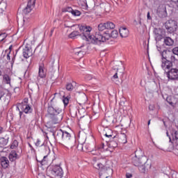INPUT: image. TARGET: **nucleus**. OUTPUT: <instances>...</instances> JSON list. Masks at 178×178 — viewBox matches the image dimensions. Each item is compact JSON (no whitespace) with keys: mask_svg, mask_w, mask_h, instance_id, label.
<instances>
[{"mask_svg":"<svg viewBox=\"0 0 178 178\" xmlns=\"http://www.w3.org/2000/svg\"><path fill=\"white\" fill-rule=\"evenodd\" d=\"M83 35L82 36V38L83 40L90 41V42H92V44H101V42H105V41H108V40H109L111 38H118V36L119 35V33L116 30L112 31L111 33H109L108 31L104 32V34H102L101 32H96L95 35H90L91 30H92L91 27L81 28V31H83Z\"/></svg>","mask_w":178,"mask_h":178,"instance_id":"nucleus-1","label":"nucleus"},{"mask_svg":"<svg viewBox=\"0 0 178 178\" xmlns=\"http://www.w3.org/2000/svg\"><path fill=\"white\" fill-rule=\"evenodd\" d=\"M60 113H62L60 108L54 107V106H49L47 108V115L50 120L47 123V127L49 129L55 127V124H58L63 118Z\"/></svg>","mask_w":178,"mask_h":178,"instance_id":"nucleus-2","label":"nucleus"},{"mask_svg":"<svg viewBox=\"0 0 178 178\" xmlns=\"http://www.w3.org/2000/svg\"><path fill=\"white\" fill-rule=\"evenodd\" d=\"M161 69L164 71V74L166 73V72L170 70L172 67H173V63L176 62V57L171 54L170 56V60H169V54L168 53V51L163 50L161 53Z\"/></svg>","mask_w":178,"mask_h":178,"instance_id":"nucleus-3","label":"nucleus"},{"mask_svg":"<svg viewBox=\"0 0 178 178\" xmlns=\"http://www.w3.org/2000/svg\"><path fill=\"white\" fill-rule=\"evenodd\" d=\"M104 151V144L100 146H95V149L92 148V145L90 143H83V152H90L92 155L99 156L101 155V152Z\"/></svg>","mask_w":178,"mask_h":178,"instance_id":"nucleus-4","label":"nucleus"},{"mask_svg":"<svg viewBox=\"0 0 178 178\" xmlns=\"http://www.w3.org/2000/svg\"><path fill=\"white\" fill-rule=\"evenodd\" d=\"M49 174L51 177L53 178H63V170L58 165L51 167L49 170Z\"/></svg>","mask_w":178,"mask_h":178,"instance_id":"nucleus-5","label":"nucleus"},{"mask_svg":"<svg viewBox=\"0 0 178 178\" xmlns=\"http://www.w3.org/2000/svg\"><path fill=\"white\" fill-rule=\"evenodd\" d=\"M63 143L70 148L74 147V139L72 138V135L67 131H64L62 139Z\"/></svg>","mask_w":178,"mask_h":178,"instance_id":"nucleus-6","label":"nucleus"},{"mask_svg":"<svg viewBox=\"0 0 178 178\" xmlns=\"http://www.w3.org/2000/svg\"><path fill=\"white\" fill-rule=\"evenodd\" d=\"M168 77V81H176L178 80V69L171 68L164 73Z\"/></svg>","mask_w":178,"mask_h":178,"instance_id":"nucleus-7","label":"nucleus"},{"mask_svg":"<svg viewBox=\"0 0 178 178\" xmlns=\"http://www.w3.org/2000/svg\"><path fill=\"white\" fill-rule=\"evenodd\" d=\"M165 27L170 34L175 33V31H177V22L170 20L168 22L165 23Z\"/></svg>","mask_w":178,"mask_h":178,"instance_id":"nucleus-8","label":"nucleus"},{"mask_svg":"<svg viewBox=\"0 0 178 178\" xmlns=\"http://www.w3.org/2000/svg\"><path fill=\"white\" fill-rule=\"evenodd\" d=\"M20 156H22V149H19L17 152L12 150L8 156V158L10 162H15L16 159H20Z\"/></svg>","mask_w":178,"mask_h":178,"instance_id":"nucleus-9","label":"nucleus"},{"mask_svg":"<svg viewBox=\"0 0 178 178\" xmlns=\"http://www.w3.org/2000/svg\"><path fill=\"white\" fill-rule=\"evenodd\" d=\"M102 134H103L106 138H108V140H115V138H116V136L113 134V131L108 127L104 129Z\"/></svg>","mask_w":178,"mask_h":178,"instance_id":"nucleus-10","label":"nucleus"},{"mask_svg":"<svg viewBox=\"0 0 178 178\" xmlns=\"http://www.w3.org/2000/svg\"><path fill=\"white\" fill-rule=\"evenodd\" d=\"M146 161H148V159L147 157H142L141 159H138L137 157H132L131 162L132 165L134 166H140V165H143V162H146Z\"/></svg>","mask_w":178,"mask_h":178,"instance_id":"nucleus-11","label":"nucleus"},{"mask_svg":"<svg viewBox=\"0 0 178 178\" xmlns=\"http://www.w3.org/2000/svg\"><path fill=\"white\" fill-rule=\"evenodd\" d=\"M35 5V0H29L26 7L23 10V13H25V15L30 13V12H31L34 8Z\"/></svg>","mask_w":178,"mask_h":178,"instance_id":"nucleus-12","label":"nucleus"},{"mask_svg":"<svg viewBox=\"0 0 178 178\" xmlns=\"http://www.w3.org/2000/svg\"><path fill=\"white\" fill-rule=\"evenodd\" d=\"M83 27H86V29H88L90 26H81L79 28V30L81 33H82V34L80 35V33H79V31H73L69 35L70 38H76V37H77L78 35H80L82 40H84L85 41H88L90 42V40H87L83 38V36L84 35V31L83 30L81 31V28Z\"/></svg>","mask_w":178,"mask_h":178,"instance_id":"nucleus-13","label":"nucleus"},{"mask_svg":"<svg viewBox=\"0 0 178 178\" xmlns=\"http://www.w3.org/2000/svg\"><path fill=\"white\" fill-rule=\"evenodd\" d=\"M19 108L24 113H31L33 112V108H31V106L27 104V102H23L21 104H19Z\"/></svg>","mask_w":178,"mask_h":178,"instance_id":"nucleus-14","label":"nucleus"},{"mask_svg":"<svg viewBox=\"0 0 178 178\" xmlns=\"http://www.w3.org/2000/svg\"><path fill=\"white\" fill-rule=\"evenodd\" d=\"M138 168L140 173H145L148 169H151V163H148V161H146L138 166Z\"/></svg>","mask_w":178,"mask_h":178,"instance_id":"nucleus-15","label":"nucleus"},{"mask_svg":"<svg viewBox=\"0 0 178 178\" xmlns=\"http://www.w3.org/2000/svg\"><path fill=\"white\" fill-rule=\"evenodd\" d=\"M22 54L24 58L28 59V58H30V56H33V50L29 47H25V48L23 49Z\"/></svg>","mask_w":178,"mask_h":178,"instance_id":"nucleus-16","label":"nucleus"},{"mask_svg":"<svg viewBox=\"0 0 178 178\" xmlns=\"http://www.w3.org/2000/svg\"><path fill=\"white\" fill-rule=\"evenodd\" d=\"M47 76V72H45V67L43 63L39 65V71H38V76L40 79H44Z\"/></svg>","mask_w":178,"mask_h":178,"instance_id":"nucleus-17","label":"nucleus"},{"mask_svg":"<svg viewBox=\"0 0 178 178\" xmlns=\"http://www.w3.org/2000/svg\"><path fill=\"white\" fill-rule=\"evenodd\" d=\"M9 97V90L7 89H0V99H3L4 102Z\"/></svg>","mask_w":178,"mask_h":178,"instance_id":"nucleus-18","label":"nucleus"},{"mask_svg":"<svg viewBox=\"0 0 178 178\" xmlns=\"http://www.w3.org/2000/svg\"><path fill=\"white\" fill-rule=\"evenodd\" d=\"M154 34L155 35L156 40H158V41H160V40H162V29L161 28H155L154 30Z\"/></svg>","mask_w":178,"mask_h":178,"instance_id":"nucleus-19","label":"nucleus"},{"mask_svg":"<svg viewBox=\"0 0 178 178\" xmlns=\"http://www.w3.org/2000/svg\"><path fill=\"white\" fill-rule=\"evenodd\" d=\"M64 132L65 131H63L62 129L53 132V136L55 140H63Z\"/></svg>","mask_w":178,"mask_h":178,"instance_id":"nucleus-20","label":"nucleus"},{"mask_svg":"<svg viewBox=\"0 0 178 178\" xmlns=\"http://www.w3.org/2000/svg\"><path fill=\"white\" fill-rule=\"evenodd\" d=\"M120 35L122 38L129 37V29L124 27H121L119 29Z\"/></svg>","mask_w":178,"mask_h":178,"instance_id":"nucleus-21","label":"nucleus"},{"mask_svg":"<svg viewBox=\"0 0 178 178\" xmlns=\"http://www.w3.org/2000/svg\"><path fill=\"white\" fill-rule=\"evenodd\" d=\"M83 138L81 137L79 138V144L77 145V149L79 151H83L84 152V143H86V138Z\"/></svg>","mask_w":178,"mask_h":178,"instance_id":"nucleus-22","label":"nucleus"},{"mask_svg":"<svg viewBox=\"0 0 178 178\" xmlns=\"http://www.w3.org/2000/svg\"><path fill=\"white\" fill-rule=\"evenodd\" d=\"M81 48H83V46H81V47L75 48L74 49V54L75 55H80V54H81V55H80V58H83V56H84V55H86V51H82Z\"/></svg>","mask_w":178,"mask_h":178,"instance_id":"nucleus-23","label":"nucleus"},{"mask_svg":"<svg viewBox=\"0 0 178 178\" xmlns=\"http://www.w3.org/2000/svg\"><path fill=\"white\" fill-rule=\"evenodd\" d=\"M1 163L2 168H3L4 169H6V168L9 166V160H8V158H6V156H3L1 159Z\"/></svg>","mask_w":178,"mask_h":178,"instance_id":"nucleus-24","label":"nucleus"},{"mask_svg":"<svg viewBox=\"0 0 178 178\" xmlns=\"http://www.w3.org/2000/svg\"><path fill=\"white\" fill-rule=\"evenodd\" d=\"M134 158H138L139 159H141V158H147V157L144 156V152H143V150L139 149L135 152V156H134Z\"/></svg>","mask_w":178,"mask_h":178,"instance_id":"nucleus-25","label":"nucleus"},{"mask_svg":"<svg viewBox=\"0 0 178 178\" xmlns=\"http://www.w3.org/2000/svg\"><path fill=\"white\" fill-rule=\"evenodd\" d=\"M164 44H165V45L168 47H172V45L175 44V40H173V39H172L170 37H165L164 38Z\"/></svg>","mask_w":178,"mask_h":178,"instance_id":"nucleus-26","label":"nucleus"},{"mask_svg":"<svg viewBox=\"0 0 178 178\" xmlns=\"http://www.w3.org/2000/svg\"><path fill=\"white\" fill-rule=\"evenodd\" d=\"M77 3L79 6H81L83 9H87L88 8V5L87 4V0H77Z\"/></svg>","mask_w":178,"mask_h":178,"instance_id":"nucleus-27","label":"nucleus"},{"mask_svg":"<svg viewBox=\"0 0 178 178\" xmlns=\"http://www.w3.org/2000/svg\"><path fill=\"white\" fill-rule=\"evenodd\" d=\"M172 136L173 137L172 144H173V145L178 144V130L175 131L174 134H172Z\"/></svg>","mask_w":178,"mask_h":178,"instance_id":"nucleus-28","label":"nucleus"},{"mask_svg":"<svg viewBox=\"0 0 178 178\" xmlns=\"http://www.w3.org/2000/svg\"><path fill=\"white\" fill-rule=\"evenodd\" d=\"M12 80V79L10 78V76H9L8 74H4L3 76V83H5V84H9V86H10V81Z\"/></svg>","mask_w":178,"mask_h":178,"instance_id":"nucleus-29","label":"nucleus"},{"mask_svg":"<svg viewBox=\"0 0 178 178\" xmlns=\"http://www.w3.org/2000/svg\"><path fill=\"white\" fill-rule=\"evenodd\" d=\"M36 147H44V149L46 151H48L49 152V147L48 146H45L44 143H41V140L40 139H37V141L35 143Z\"/></svg>","mask_w":178,"mask_h":178,"instance_id":"nucleus-30","label":"nucleus"},{"mask_svg":"<svg viewBox=\"0 0 178 178\" xmlns=\"http://www.w3.org/2000/svg\"><path fill=\"white\" fill-rule=\"evenodd\" d=\"M120 142L122 144L127 143V136L125 134H121V135L120 136Z\"/></svg>","mask_w":178,"mask_h":178,"instance_id":"nucleus-31","label":"nucleus"},{"mask_svg":"<svg viewBox=\"0 0 178 178\" xmlns=\"http://www.w3.org/2000/svg\"><path fill=\"white\" fill-rule=\"evenodd\" d=\"M105 24L106 30H113L115 27V25L112 22H106Z\"/></svg>","mask_w":178,"mask_h":178,"instance_id":"nucleus-32","label":"nucleus"},{"mask_svg":"<svg viewBox=\"0 0 178 178\" xmlns=\"http://www.w3.org/2000/svg\"><path fill=\"white\" fill-rule=\"evenodd\" d=\"M74 84H76V82L72 83H68L65 86V88L67 91H73L74 90Z\"/></svg>","mask_w":178,"mask_h":178,"instance_id":"nucleus-33","label":"nucleus"},{"mask_svg":"<svg viewBox=\"0 0 178 178\" xmlns=\"http://www.w3.org/2000/svg\"><path fill=\"white\" fill-rule=\"evenodd\" d=\"M95 13L98 16L102 13L103 10L101 6H97L94 7Z\"/></svg>","mask_w":178,"mask_h":178,"instance_id":"nucleus-34","label":"nucleus"},{"mask_svg":"<svg viewBox=\"0 0 178 178\" xmlns=\"http://www.w3.org/2000/svg\"><path fill=\"white\" fill-rule=\"evenodd\" d=\"M106 141H109V145L111 148H116L118 147V142L116 140H115V139L113 140H108Z\"/></svg>","mask_w":178,"mask_h":178,"instance_id":"nucleus-35","label":"nucleus"},{"mask_svg":"<svg viewBox=\"0 0 178 178\" xmlns=\"http://www.w3.org/2000/svg\"><path fill=\"white\" fill-rule=\"evenodd\" d=\"M37 161H38V162H40V163L42 165H47V163H48V156H44L43 159L42 160H40V161L37 160Z\"/></svg>","mask_w":178,"mask_h":178,"instance_id":"nucleus-36","label":"nucleus"},{"mask_svg":"<svg viewBox=\"0 0 178 178\" xmlns=\"http://www.w3.org/2000/svg\"><path fill=\"white\" fill-rule=\"evenodd\" d=\"M98 30L97 33H101V31H104V30H106V25L105 23H100L98 25Z\"/></svg>","mask_w":178,"mask_h":178,"instance_id":"nucleus-37","label":"nucleus"},{"mask_svg":"<svg viewBox=\"0 0 178 178\" xmlns=\"http://www.w3.org/2000/svg\"><path fill=\"white\" fill-rule=\"evenodd\" d=\"M19 146V142L17 140H14L13 143L10 145L11 149H15V148H17Z\"/></svg>","mask_w":178,"mask_h":178,"instance_id":"nucleus-38","label":"nucleus"},{"mask_svg":"<svg viewBox=\"0 0 178 178\" xmlns=\"http://www.w3.org/2000/svg\"><path fill=\"white\" fill-rule=\"evenodd\" d=\"M0 144L4 147V145L8 144V139H5V138H0Z\"/></svg>","mask_w":178,"mask_h":178,"instance_id":"nucleus-39","label":"nucleus"},{"mask_svg":"<svg viewBox=\"0 0 178 178\" xmlns=\"http://www.w3.org/2000/svg\"><path fill=\"white\" fill-rule=\"evenodd\" d=\"M95 168L98 169V170H104V169H105V166L101 163H97Z\"/></svg>","mask_w":178,"mask_h":178,"instance_id":"nucleus-40","label":"nucleus"},{"mask_svg":"<svg viewBox=\"0 0 178 178\" xmlns=\"http://www.w3.org/2000/svg\"><path fill=\"white\" fill-rule=\"evenodd\" d=\"M166 102L170 104V105H173V97L172 96H168L166 97Z\"/></svg>","mask_w":178,"mask_h":178,"instance_id":"nucleus-41","label":"nucleus"},{"mask_svg":"<svg viewBox=\"0 0 178 178\" xmlns=\"http://www.w3.org/2000/svg\"><path fill=\"white\" fill-rule=\"evenodd\" d=\"M6 37H8V34H6V33H0V42L3 41V40H5V38H6Z\"/></svg>","mask_w":178,"mask_h":178,"instance_id":"nucleus-42","label":"nucleus"},{"mask_svg":"<svg viewBox=\"0 0 178 178\" xmlns=\"http://www.w3.org/2000/svg\"><path fill=\"white\" fill-rule=\"evenodd\" d=\"M72 15L73 16H80V15H81V12L79 10H73Z\"/></svg>","mask_w":178,"mask_h":178,"instance_id":"nucleus-43","label":"nucleus"},{"mask_svg":"<svg viewBox=\"0 0 178 178\" xmlns=\"http://www.w3.org/2000/svg\"><path fill=\"white\" fill-rule=\"evenodd\" d=\"M126 102H127L126 99L122 97L120 99V105H121V106H126Z\"/></svg>","mask_w":178,"mask_h":178,"instance_id":"nucleus-44","label":"nucleus"},{"mask_svg":"<svg viewBox=\"0 0 178 178\" xmlns=\"http://www.w3.org/2000/svg\"><path fill=\"white\" fill-rule=\"evenodd\" d=\"M63 102L65 106H67V105H68V104H69V98L64 97L63 99Z\"/></svg>","mask_w":178,"mask_h":178,"instance_id":"nucleus-45","label":"nucleus"},{"mask_svg":"<svg viewBox=\"0 0 178 178\" xmlns=\"http://www.w3.org/2000/svg\"><path fill=\"white\" fill-rule=\"evenodd\" d=\"M134 26H136V27H140L141 26V20H139L137 22V20H134Z\"/></svg>","mask_w":178,"mask_h":178,"instance_id":"nucleus-46","label":"nucleus"},{"mask_svg":"<svg viewBox=\"0 0 178 178\" xmlns=\"http://www.w3.org/2000/svg\"><path fill=\"white\" fill-rule=\"evenodd\" d=\"M73 8H72V7H67L65 9V12H69L70 13H73Z\"/></svg>","mask_w":178,"mask_h":178,"instance_id":"nucleus-47","label":"nucleus"},{"mask_svg":"<svg viewBox=\"0 0 178 178\" xmlns=\"http://www.w3.org/2000/svg\"><path fill=\"white\" fill-rule=\"evenodd\" d=\"M7 52H9V50H6L5 51H3L1 56V59H4L5 56H6Z\"/></svg>","mask_w":178,"mask_h":178,"instance_id":"nucleus-48","label":"nucleus"},{"mask_svg":"<svg viewBox=\"0 0 178 178\" xmlns=\"http://www.w3.org/2000/svg\"><path fill=\"white\" fill-rule=\"evenodd\" d=\"M172 54H174V55H177L178 56V47L172 49Z\"/></svg>","mask_w":178,"mask_h":178,"instance_id":"nucleus-49","label":"nucleus"},{"mask_svg":"<svg viewBox=\"0 0 178 178\" xmlns=\"http://www.w3.org/2000/svg\"><path fill=\"white\" fill-rule=\"evenodd\" d=\"M126 178H131L133 177V174L130 173V172H127L125 175Z\"/></svg>","mask_w":178,"mask_h":178,"instance_id":"nucleus-50","label":"nucleus"},{"mask_svg":"<svg viewBox=\"0 0 178 178\" xmlns=\"http://www.w3.org/2000/svg\"><path fill=\"white\" fill-rule=\"evenodd\" d=\"M10 51H8L7 53H6V58H7V60H10Z\"/></svg>","mask_w":178,"mask_h":178,"instance_id":"nucleus-51","label":"nucleus"},{"mask_svg":"<svg viewBox=\"0 0 178 178\" xmlns=\"http://www.w3.org/2000/svg\"><path fill=\"white\" fill-rule=\"evenodd\" d=\"M175 148L178 150V143H177L175 145H172L171 149H175Z\"/></svg>","mask_w":178,"mask_h":178,"instance_id":"nucleus-52","label":"nucleus"},{"mask_svg":"<svg viewBox=\"0 0 178 178\" xmlns=\"http://www.w3.org/2000/svg\"><path fill=\"white\" fill-rule=\"evenodd\" d=\"M166 135H167V137L169 138L170 143H172L173 140H172V138H170V136L169 135V132L168 131H166Z\"/></svg>","mask_w":178,"mask_h":178,"instance_id":"nucleus-53","label":"nucleus"},{"mask_svg":"<svg viewBox=\"0 0 178 178\" xmlns=\"http://www.w3.org/2000/svg\"><path fill=\"white\" fill-rule=\"evenodd\" d=\"M86 79H87L88 80H92V76L86 75Z\"/></svg>","mask_w":178,"mask_h":178,"instance_id":"nucleus-54","label":"nucleus"},{"mask_svg":"<svg viewBox=\"0 0 178 178\" xmlns=\"http://www.w3.org/2000/svg\"><path fill=\"white\" fill-rule=\"evenodd\" d=\"M19 118H20V119H22V115H23V111H19Z\"/></svg>","mask_w":178,"mask_h":178,"instance_id":"nucleus-55","label":"nucleus"},{"mask_svg":"<svg viewBox=\"0 0 178 178\" xmlns=\"http://www.w3.org/2000/svg\"><path fill=\"white\" fill-rule=\"evenodd\" d=\"M58 95V93H55L54 97L51 99V102H54L55 101V96Z\"/></svg>","mask_w":178,"mask_h":178,"instance_id":"nucleus-56","label":"nucleus"},{"mask_svg":"<svg viewBox=\"0 0 178 178\" xmlns=\"http://www.w3.org/2000/svg\"><path fill=\"white\" fill-rule=\"evenodd\" d=\"M147 16L148 20H151L152 18H151V15L149 14V12L147 13Z\"/></svg>","mask_w":178,"mask_h":178,"instance_id":"nucleus-57","label":"nucleus"},{"mask_svg":"<svg viewBox=\"0 0 178 178\" xmlns=\"http://www.w3.org/2000/svg\"><path fill=\"white\" fill-rule=\"evenodd\" d=\"M149 111H154V106L149 105Z\"/></svg>","mask_w":178,"mask_h":178,"instance_id":"nucleus-58","label":"nucleus"},{"mask_svg":"<svg viewBox=\"0 0 178 178\" xmlns=\"http://www.w3.org/2000/svg\"><path fill=\"white\" fill-rule=\"evenodd\" d=\"M157 51H159V52H161V51H162V48L159 46H157Z\"/></svg>","mask_w":178,"mask_h":178,"instance_id":"nucleus-59","label":"nucleus"},{"mask_svg":"<svg viewBox=\"0 0 178 178\" xmlns=\"http://www.w3.org/2000/svg\"><path fill=\"white\" fill-rule=\"evenodd\" d=\"M29 146L31 148V151H33L34 149V147H33V146L31 145V144L29 143Z\"/></svg>","mask_w":178,"mask_h":178,"instance_id":"nucleus-60","label":"nucleus"},{"mask_svg":"<svg viewBox=\"0 0 178 178\" xmlns=\"http://www.w3.org/2000/svg\"><path fill=\"white\" fill-rule=\"evenodd\" d=\"M113 77V79H118V72H116Z\"/></svg>","mask_w":178,"mask_h":178,"instance_id":"nucleus-61","label":"nucleus"},{"mask_svg":"<svg viewBox=\"0 0 178 178\" xmlns=\"http://www.w3.org/2000/svg\"><path fill=\"white\" fill-rule=\"evenodd\" d=\"M171 2H174L175 3L178 2V0H170Z\"/></svg>","mask_w":178,"mask_h":178,"instance_id":"nucleus-62","label":"nucleus"},{"mask_svg":"<svg viewBox=\"0 0 178 178\" xmlns=\"http://www.w3.org/2000/svg\"><path fill=\"white\" fill-rule=\"evenodd\" d=\"M17 111H18L19 112H20V106H17Z\"/></svg>","mask_w":178,"mask_h":178,"instance_id":"nucleus-63","label":"nucleus"},{"mask_svg":"<svg viewBox=\"0 0 178 178\" xmlns=\"http://www.w3.org/2000/svg\"><path fill=\"white\" fill-rule=\"evenodd\" d=\"M52 34H54V29H51V34H50V36H51V35H52Z\"/></svg>","mask_w":178,"mask_h":178,"instance_id":"nucleus-64","label":"nucleus"}]
</instances>
